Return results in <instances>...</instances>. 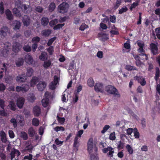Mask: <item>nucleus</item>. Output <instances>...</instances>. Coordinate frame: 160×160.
<instances>
[{"label": "nucleus", "instance_id": "obj_1", "mask_svg": "<svg viewBox=\"0 0 160 160\" xmlns=\"http://www.w3.org/2000/svg\"><path fill=\"white\" fill-rule=\"evenodd\" d=\"M105 91L108 94L114 95L115 96L118 98L120 97V95L118 90L113 86L109 85L105 88Z\"/></svg>", "mask_w": 160, "mask_h": 160}, {"label": "nucleus", "instance_id": "obj_2", "mask_svg": "<svg viewBox=\"0 0 160 160\" xmlns=\"http://www.w3.org/2000/svg\"><path fill=\"white\" fill-rule=\"evenodd\" d=\"M88 151L89 153L92 152H96L98 149L96 147V143L93 142V139L90 138L88 140Z\"/></svg>", "mask_w": 160, "mask_h": 160}, {"label": "nucleus", "instance_id": "obj_3", "mask_svg": "<svg viewBox=\"0 0 160 160\" xmlns=\"http://www.w3.org/2000/svg\"><path fill=\"white\" fill-rule=\"evenodd\" d=\"M68 8V5L66 2H62L60 4L58 7V11L64 13L67 12Z\"/></svg>", "mask_w": 160, "mask_h": 160}, {"label": "nucleus", "instance_id": "obj_4", "mask_svg": "<svg viewBox=\"0 0 160 160\" xmlns=\"http://www.w3.org/2000/svg\"><path fill=\"white\" fill-rule=\"evenodd\" d=\"M10 31L9 28L6 26H3L0 31V35L1 37L2 38H6L9 34Z\"/></svg>", "mask_w": 160, "mask_h": 160}, {"label": "nucleus", "instance_id": "obj_5", "mask_svg": "<svg viewBox=\"0 0 160 160\" xmlns=\"http://www.w3.org/2000/svg\"><path fill=\"white\" fill-rule=\"evenodd\" d=\"M59 81V78L56 76H54L53 81L49 85V88L52 90L55 89L56 88V86Z\"/></svg>", "mask_w": 160, "mask_h": 160}, {"label": "nucleus", "instance_id": "obj_6", "mask_svg": "<svg viewBox=\"0 0 160 160\" xmlns=\"http://www.w3.org/2000/svg\"><path fill=\"white\" fill-rule=\"evenodd\" d=\"M102 151L104 153H106L108 152L107 154V156L111 158L113 156V153L114 152L113 148L111 147H108L102 149Z\"/></svg>", "mask_w": 160, "mask_h": 160}, {"label": "nucleus", "instance_id": "obj_7", "mask_svg": "<svg viewBox=\"0 0 160 160\" xmlns=\"http://www.w3.org/2000/svg\"><path fill=\"white\" fill-rule=\"evenodd\" d=\"M46 83L44 81L39 82L37 85L38 89L40 91H43L46 88Z\"/></svg>", "mask_w": 160, "mask_h": 160}, {"label": "nucleus", "instance_id": "obj_8", "mask_svg": "<svg viewBox=\"0 0 160 160\" xmlns=\"http://www.w3.org/2000/svg\"><path fill=\"white\" fill-rule=\"evenodd\" d=\"M20 153L18 150L15 149L12 150L10 154L12 160H16L18 158H15V156L18 157L20 155Z\"/></svg>", "mask_w": 160, "mask_h": 160}, {"label": "nucleus", "instance_id": "obj_9", "mask_svg": "<svg viewBox=\"0 0 160 160\" xmlns=\"http://www.w3.org/2000/svg\"><path fill=\"white\" fill-rule=\"evenodd\" d=\"M24 60L25 62L28 64H32L34 62V60L32 56L29 54H27L25 55Z\"/></svg>", "mask_w": 160, "mask_h": 160}, {"label": "nucleus", "instance_id": "obj_10", "mask_svg": "<svg viewBox=\"0 0 160 160\" xmlns=\"http://www.w3.org/2000/svg\"><path fill=\"white\" fill-rule=\"evenodd\" d=\"M150 49L152 53L154 55L158 54V48L157 46L155 44L152 43L150 45Z\"/></svg>", "mask_w": 160, "mask_h": 160}, {"label": "nucleus", "instance_id": "obj_11", "mask_svg": "<svg viewBox=\"0 0 160 160\" xmlns=\"http://www.w3.org/2000/svg\"><path fill=\"white\" fill-rule=\"evenodd\" d=\"M3 47V51L6 53H8L11 50V44L9 42H5L4 44V46Z\"/></svg>", "mask_w": 160, "mask_h": 160}, {"label": "nucleus", "instance_id": "obj_12", "mask_svg": "<svg viewBox=\"0 0 160 160\" xmlns=\"http://www.w3.org/2000/svg\"><path fill=\"white\" fill-rule=\"evenodd\" d=\"M24 102V99L22 97L19 98L17 101V106L19 108H21L22 107Z\"/></svg>", "mask_w": 160, "mask_h": 160}, {"label": "nucleus", "instance_id": "obj_13", "mask_svg": "<svg viewBox=\"0 0 160 160\" xmlns=\"http://www.w3.org/2000/svg\"><path fill=\"white\" fill-rule=\"evenodd\" d=\"M21 47V46L19 43L15 42L12 46V50L15 52H17L20 50Z\"/></svg>", "mask_w": 160, "mask_h": 160}, {"label": "nucleus", "instance_id": "obj_14", "mask_svg": "<svg viewBox=\"0 0 160 160\" xmlns=\"http://www.w3.org/2000/svg\"><path fill=\"white\" fill-rule=\"evenodd\" d=\"M94 88L97 92H102L103 91V85L101 83H97L96 84Z\"/></svg>", "mask_w": 160, "mask_h": 160}, {"label": "nucleus", "instance_id": "obj_15", "mask_svg": "<svg viewBox=\"0 0 160 160\" xmlns=\"http://www.w3.org/2000/svg\"><path fill=\"white\" fill-rule=\"evenodd\" d=\"M17 118L18 121V123L21 126H23L25 124L24 119L22 116L17 115Z\"/></svg>", "mask_w": 160, "mask_h": 160}, {"label": "nucleus", "instance_id": "obj_16", "mask_svg": "<svg viewBox=\"0 0 160 160\" xmlns=\"http://www.w3.org/2000/svg\"><path fill=\"white\" fill-rule=\"evenodd\" d=\"M22 22L24 25L27 26L30 24V20L28 16L25 15L23 18Z\"/></svg>", "mask_w": 160, "mask_h": 160}, {"label": "nucleus", "instance_id": "obj_17", "mask_svg": "<svg viewBox=\"0 0 160 160\" xmlns=\"http://www.w3.org/2000/svg\"><path fill=\"white\" fill-rule=\"evenodd\" d=\"M5 14L7 19L10 20H11L13 19V16L9 10L8 9L6 10L5 11Z\"/></svg>", "mask_w": 160, "mask_h": 160}, {"label": "nucleus", "instance_id": "obj_18", "mask_svg": "<svg viewBox=\"0 0 160 160\" xmlns=\"http://www.w3.org/2000/svg\"><path fill=\"white\" fill-rule=\"evenodd\" d=\"M33 113L36 116H38L41 113V110L39 107L37 106H35L33 108Z\"/></svg>", "mask_w": 160, "mask_h": 160}, {"label": "nucleus", "instance_id": "obj_19", "mask_svg": "<svg viewBox=\"0 0 160 160\" xmlns=\"http://www.w3.org/2000/svg\"><path fill=\"white\" fill-rule=\"evenodd\" d=\"M98 36L99 39L103 41H106L108 38L107 34L102 32L99 33Z\"/></svg>", "mask_w": 160, "mask_h": 160}, {"label": "nucleus", "instance_id": "obj_20", "mask_svg": "<svg viewBox=\"0 0 160 160\" xmlns=\"http://www.w3.org/2000/svg\"><path fill=\"white\" fill-rule=\"evenodd\" d=\"M26 79L25 76L23 75H19L17 77L16 81L18 83H22L25 82Z\"/></svg>", "mask_w": 160, "mask_h": 160}, {"label": "nucleus", "instance_id": "obj_21", "mask_svg": "<svg viewBox=\"0 0 160 160\" xmlns=\"http://www.w3.org/2000/svg\"><path fill=\"white\" fill-rule=\"evenodd\" d=\"M38 78L37 77H33L31 79L30 85L31 87H33L38 82Z\"/></svg>", "mask_w": 160, "mask_h": 160}, {"label": "nucleus", "instance_id": "obj_22", "mask_svg": "<svg viewBox=\"0 0 160 160\" xmlns=\"http://www.w3.org/2000/svg\"><path fill=\"white\" fill-rule=\"evenodd\" d=\"M28 132L29 136L31 137H33L36 134V131L32 127L28 129Z\"/></svg>", "mask_w": 160, "mask_h": 160}, {"label": "nucleus", "instance_id": "obj_23", "mask_svg": "<svg viewBox=\"0 0 160 160\" xmlns=\"http://www.w3.org/2000/svg\"><path fill=\"white\" fill-rule=\"evenodd\" d=\"M13 26L14 27V29L15 30L19 29L21 26L20 22L19 21L16 20L13 21Z\"/></svg>", "mask_w": 160, "mask_h": 160}, {"label": "nucleus", "instance_id": "obj_24", "mask_svg": "<svg viewBox=\"0 0 160 160\" xmlns=\"http://www.w3.org/2000/svg\"><path fill=\"white\" fill-rule=\"evenodd\" d=\"M8 107L12 111H15L16 110V105L14 102L12 101L9 102Z\"/></svg>", "mask_w": 160, "mask_h": 160}, {"label": "nucleus", "instance_id": "obj_25", "mask_svg": "<svg viewBox=\"0 0 160 160\" xmlns=\"http://www.w3.org/2000/svg\"><path fill=\"white\" fill-rule=\"evenodd\" d=\"M49 101L48 98H43L42 101V106L44 107H47L49 104Z\"/></svg>", "mask_w": 160, "mask_h": 160}, {"label": "nucleus", "instance_id": "obj_26", "mask_svg": "<svg viewBox=\"0 0 160 160\" xmlns=\"http://www.w3.org/2000/svg\"><path fill=\"white\" fill-rule=\"evenodd\" d=\"M49 22L48 18L46 17H43L42 18L41 23L43 26H46L47 25Z\"/></svg>", "mask_w": 160, "mask_h": 160}, {"label": "nucleus", "instance_id": "obj_27", "mask_svg": "<svg viewBox=\"0 0 160 160\" xmlns=\"http://www.w3.org/2000/svg\"><path fill=\"white\" fill-rule=\"evenodd\" d=\"M47 58V55L46 52H42L39 56V58L42 60L44 61Z\"/></svg>", "mask_w": 160, "mask_h": 160}, {"label": "nucleus", "instance_id": "obj_28", "mask_svg": "<svg viewBox=\"0 0 160 160\" xmlns=\"http://www.w3.org/2000/svg\"><path fill=\"white\" fill-rule=\"evenodd\" d=\"M0 134L2 142H5L6 141V135L5 132L3 131H1Z\"/></svg>", "mask_w": 160, "mask_h": 160}, {"label": "nucleus", "instance_id": "obj_29", "mask_svg": "<svg viewBox=\"0 0 160 160\" xmlns=\"http://www.w3.org/2000/svg\"><path fill=\"white\" fill-rule=\"evenodd\" d=\"M56 8V6L54 3L52 2L48 6V10L50 12H52L54 11Z\"/></svg>", "mask_w": 160, "mask_h": 160}, {"label": "nucleus", "instance_id": "obj_30", "mask_svg": "<svg viewBox=\"0 0 160 160\" xmlns=\"http://www.w3.org/2000/svg\"><path fill=\"white\" fill-rule=\"evenodd\" d=\"M40 121L36 118H33L32 120V125L35 126H38L39 125Z\"/></svg>", "mask_w": 160, "mask_h": 160}, {"label": "nucleus", "instance_id": "obj_31", "mask_svg": "<svg viewBox=\"0 0 160 160\" xmlns=\"http://www.w3.org/2000/svg\"><path fill=\"white\" fill-rule=\"evenodd\" d=\"M51 65V62L49 60L45 61L42 64L43 66L45 68L47 69Z\"/></svg>", "mask_w": 160, "mask_h": 160}, {"label": "nucleus", "instance_id": "obj_32", "mask_svg": "<svg viewBox=\"0 0 160 160\" xmlns=\"http://www.w3.org/2000/svg\"><path fill=\"white\" fill-rule=\"evenodd\" d=\"M20 137L24 140H27L28 138L27 134L24 132H22L20 134Z\"/></svg>", "mask_w": 160, "mask_h": 160}, {"label": "nucleus", "instance_id": "obj_33", "mask_svg": "<svg viewBox=\"0 0 160 160\" xmlns=\"http://www.w3.org/2000/svg\"><path fill=\"white\" fill-rule=\"evenodd\" d=\"M12 11L13 13L16 15V16L19 17L21 16L22 15L21 13L17 8H14L13 9Z\"/></svg>", "mask_w": 160, "mask_h": 160}, {"label": "nucleus", "instance_id": "obj_34", "mask_svg": "<svg viewBox=\"0 0 160 160\" xmlns=\"http://www.w3.org/2000/svg\"><path fill=\"white\" fill-rule=\"evenodd\" d=\"M87 84L89 87H92L94 84V82L93 79L92 78H89L87 81Z\"/></svg>", "mask_w": 160, "mask_h": 160}, {"label": "nucleus", "instance_id": "obj_35", "mask_svg": "<svg viewBox=\"0 0 160 160\" xmlns=\"http://www.w3.org/2000/svg\"><path fill=\"white\" fill-rule=\"evenodd\" d=\"M139 58L140 60L143 61L147 60L148 59V57L146 54L144 53H141L139 54Z\"/></svg>", "mask_w": 160, "mask_h": 160}, {"label": "nucleus", "instance_id": "obj_36", "mask_svg": "<svg viewBox=\"0 0 160 160\" xmlns=\"http://www.w3.org/2000/svg\"><path fill=\"white\" fill-rule=\"evenodd\" d=\"M51 31L50 30H45L42 31V33L43 35L45 36H48L51 34Z\"/></svg>", "mask_w": 160, "mask_h": 160}, {"label": "nucleus", "instance_id": "obj_37", "mask_svg": "<svg viewBox=\"0 0 160 160\" xmlns=\"http://www.w3.org/2000/svg\"><path fill=\"white\" fill-rule=\"evenodd\" d=\"M33 148V147L32 145L26 146H25L24 150L25 151H28L31 152Z\"/></svg>", "mask_w": 160, "mask_h": 160}, {"label": "nucleus", "instance_id": "obj_38", "mask_svg": "<svg viewBox=\"0 0 160 160\" xmlns=\"http://www.w3.org/2000/svg\"><path fill=\"white\" fill-rule=\"evenodd\" d=\"M23 63V59L22 58H19L16 62V64L18 66L22 65Z\"/></svg>", "mask_w": 160, "mask_h": 160}, {"label": "nucleus", "instance_id": "obj_39", "mask_svg": "<svg viewBox=\"0 0 160 160\" xmlns=\"http://www.w3.org/2000/svg\"><path fill=\"white\" fill-rule=\"evenodd\" d=\"M28 100L31 102H33L35 99L34 95L32 93L29 94L28 95Z\"/></svg>", "mask_w": 160, "mask_h": 160}, {"label": "nucleus", "instance_id": "obj_40", "mask_svg": "<svg viewBox=\"0 0 160 160\" xmlns=\"http://www.w3.org/2000/svg\"><path fill=\"white\" fill-rule=\"evenodd\" d=\"M68 93L67 92H64L62 93V100L64 102H66L68 100Z\"/></svg>", "mask_w": 160, "mask_h": 160}, {"label": "nucleus", "instance_id": "obj_41", "mask_svg": "<svg viewBox=\"0 0 160 160\" xmlns=\"http://www.w3.org/2000/svg\"><path fill=\"white\" fill-rule=\"evenodd\" d=\"M22 87L23 89V92L27 91L29 89V86L27 84H23L22 86Z\"/></svg>", "mask_w": 160, "mask_h": 160}, {"label": "nucleus", "instance_id": "obj_42", "mask_svg": "<svg viewBox=\"0 0 160 160\" xmlns=\"http://www.w3.org/2000/svg\"><path fill=\"white\" fill-rule=\"evenodd\" d=\"M125 68L128 71H131L132 70H137L136 67L129 65H127L126 66Z\"/></svg>", "mask_w": 160, "mask_h": 160}, {"label": "nucleus", "instance_id": "obj_43", "mask_svg": "<svg viewBox=\"0 0 160 160\" xmlns=\"http://www.w3.org/2000/svg\"><path fill=\"white\" fill-rule=\"evenodd\" d=\"M79 138L77 137H75L74 139V142L73 143V146L74 147H77L79 143L78 141Z\"/></svg>", "mask_w": 160, "mask_h": 160}, {"label": "nucleus", "instance_id": "obj_44", "mask_svg": "<svg viewBox=\"0 0 160 160\" xmlns=\"http://www.w3.org/2000/svg\"><path fill=\"white\" fill-rule=\"evenodd\" d=\"M126 148L128 152L130 154H132L133 153V150L132 148L131 147V146L128 144L126 146Z\"/></svg>", "mask_w": 160, "mask_h": 160}, {"label": "nucleus", "instance_id": "obj_45", "mask_svg": "<svg viewBox=\"0 0 160 160\" xmlns=\"http://www.w3.org/2000/svg\"><path fill=\"white\" fill-rule=\"evenodd\" d=\"M91 153L90 155L91 160H98V158L96 156V152H92Z\"/></svg>", "mask_w": 160, "mask_h": 160}, {"label": "nucleus", "instance_id": "obj_46", "mask_svg": "<svg viewBox=\"0 0 160 160\" xmlns=\"http://www.w3.org/2000/svg\"><path fill=\"white\" fill-rule=\"evenodd\" d=\"M128 8L124 6L119 10L118 13L121 14L123 12H126Z\"/></svg>", "mask_w": 160, "mask_h": 160}, {"label": "nucleus", "instance_id": "obj_47", "mask_svg": "<svg viewBox=\"0 0 160 160\" xmlns=\"http://www.w3.org/2000/svg\"><path fill=\"white\" fill-rule=\"evenodd\" d=\"M22 10L25 11L27 10L29 8V6L25 4L21 5L20 7Z\"/></svg>", "mask_w": 160, "mask_h": 160}, {"label": "nucleus", "instance_id": "obj_48", "mask_svg": "<svg viewBox=\"0 0 160 160\" xmlns=\"http://www.w3.org/2000/svg\"><path fill=\"white\" fill-rule=\"evenodd\" d=\"M64 130V128L62 126H57L54 128V130L56 132H58L59 131H63Z\"/></svg>", "mask_w": 160, "mask_h": 160}, {"label": "nucleus", "instance_id": "obj_49", "mask_svg": "<svg viewBox=\"0 0 160 160\" xmlns=\"http://www.w3.org/2000/svg\"><path fill=\"white\" fill-rule=\"evenodd\" d=\"M57 119L58 122L62 124H63L64 122L65 119L64 118H60L59 117L58 115H57Z\"/></svg>", "mask_w": 160, "mask_h": 160}, {"label": "nucleus", "instance_id": "obj_50", "mask_svg": "<svg viewBox=\"0 0 160 160\" xmlns=\"http://www.w3.org/2000/svg\"><path fill=\"white\" fill-rule=\"evenodd\" d=\"M33 70L30 68H28L27 69V75L28 76H31L33 73Z\"/></svg>", "mask_w": 160, "mask_h": 160}, {"label": "nucleus", "instance_id": "obj_51", "mask_svg": "<svg viewBox=\"0 0 160 160\" xmlns=\"http://www.w3.org/2000/svg\"><path fill=\"white\" fill-rule=\"evenodd\" d=\"M156 72L155 74V79L157 81L158 80L159 77L160 72L159 68H156Z\"/></svg>", "mask_w": 160, "mask_h": 160}, {"label": "nucleus", "instance_id": "obj_52", "mask_svg": "<svg viewBox=\"0 0 160 160\" xmlns=\"http://www.w3.org/2000/svg\"><path fill=\"white\" fill-rule=\"evenodd\" d=\"M4 3L2 2L0 3V13L2 14L4 13Z\"/></svg>", "mask_w": 160, "mask_h": 160}, {"label": "nucleus", "instance_id": "obj_53", "mask_svg": "<svg viewBox=\"0 0 160 160\" xmlns=\"http://www.w3.org/2000/svg\"><path fill=\"white\" fill-rule=\"evenodd\" d=\"M23 49L25 51L27 52H30L31 50V47L28 45L24 46L23 47Z\"/></svg>", "mask_w": 160, "mask_h": 160}, {"label": "nucleus", "instance_id": "obj_54", "mask_svg": "<svg viewBox=\"0 0 160 160\" xmlns=\"http://www.w3.org/2000/svg\"><path fill=\"white\" fill-rule=\"evenodd\" d=\"M5 102L3 99H0V107L2 109H4L5 107Z\"/></svg>", "mask_w": 160, "mask_h": 160}, {"label": "nucleus", "instance_id": "obj_55", "mask_svg": "<svg viewBox=\"0 0 160 160\" xmlns=\"http://www.w3.org/2000/svg\"><path fill=\"white\" fill-rule=\"evenodd\" d=\"M10 122L12 123L14 127H16L17 126V122L16 119L14 118H12L10 121Z\"/></svg>", "mask_w": 160, "mask_h": 160}, {"label": "nucleus", "instance_id": "obj_56", "mask_svg": "<svg viewBox=\"0 0 160 160\" xmlns=\"http://www.w3.org/2000/svg\"><path fill=\"white\" fill-rule=\"evenodd\" d=\"M0 115L4 117L7 116V113L5 111L4 108L0 110Z\"/></svg>", "mask_w": 160, "mask_h": 160}, {"label": "nucleus", "instance_id": "obj_57", "mask_svg": "<svg viewBox=\"0 0 160 160\" xmlns=\"http://www.w3.org/2000/svg\"><path fill=\"white\" fill-rule=\"evenodd\" d=\"M137 43L139 48H143L144 46V43L142 41H137Z\"/></svg>", "mask_w": 160, "mask_h": 160}, {"label": "nucleus", "instance_id": "obj_58", "mask_svg": "<svg viewBox=\"0 0 160 160\" xmlns=\"http://www.w3.org/2000/svg\"><path fill=\"white\" fill-rule=\"evenodd\" d=\"M58 22V21L57 19L53 20L50 22L49 25L51 27H52L57 24Z\"/></svg>", "mask_w": 160, "mask_h": 160}, {"label": "nucleus", "instance_id": "obj_59", "mask_svg": "<svg viewBox=\"0 0 160 160\" xmlns=\"http://www.w3.org/2000/svg\"><path fill=\"white\" fill-rule=\"evenodd\" d=\"M40 38L38 37H36L33 38L32 40V42H33L37 43L39 42Z\"/></svg>", "mask_w": 160, "mask_h": 160}, {"label": "nucleus", "instance_id": "obj_60", "mask_svg": "<svg viewBox=\"0 0 160 160\" xmlns=\"http://www.w3.org/2000/svg\"><path fill=\"white\" fill-rule=\"evenodd\" d=\"M56 37H54L52 38H51L48 41V42L47 43V45L48 46H50L52 43L54 41L56 40Z\"/></svg>", "mask_w": 160, "mask_h": 160}, {"label": "nucleus", "instance_id": "obj_61", "mask_svg": "<svg viewBox=\"0 0 160 160\" xmlns=\"http://www.w3.org/2000/svg\"><path fill=\"white\" fill-rule=\"evenodd\" d=\"M109 139L112 140H114L116 138L115 136V133L114 132H113L111 133L109 137Z\"/></svg>", "mask_w": 160, "mask_h": 160}, {"label": "nucleus", "instance_id": "obj_62", "mask_svg": "<svg viewBox=\"0 0 160 160\" xmlns=\"http://www.w3.org/2000/svg\"><path fill=\"white\" fill-rule=\"evenodd\" d=\"M97 56L98 58H102L103 57V53L101 51H98L97 54Z\"/></svg>", "mask_w": 160, "mask_h": 160}, {"label": "nucleus", "instance_id": "obj_63", "mask_svg": "<svg viewBox=\"0 0 160 160\" xmlns=\"http://www.w3.org/2000/svg\"><path fill=\"white\" fill-rule=\"evenodd\" d=\"M6 88L5 86L3 83H0V91L3 92Z\"/></svg>", "mask_w": 160, "mask_h": 160}, {"label": "nucleus", "instance_id": "obj_64", "mask_svg": "<svg viewBox=\"0 0 160 160\" xmlns=\"http://www.w3.org/2000/svg\"><path fill=\"white\" fill-rule=\"evenodd\" d=\"M109 126L108 125H105L103 128V130L101 131L102 133H104L110 128Z\"/></svg>", "mask_w": 160, "mask_h": 160}]
</instances>
